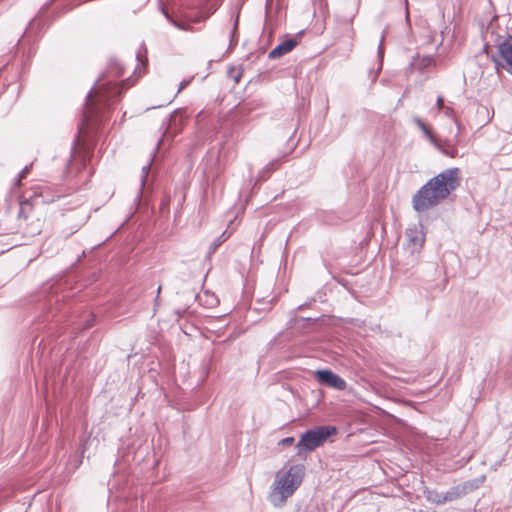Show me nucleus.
<instances>
[{
  "label": "nucleus",
  "instance_id": "f257e3e1",
  "mask_svg": "<svg viewBox=\"0 0 512 512\" xmlns=\"http://www.w3.org/2000/svg\"><path fill=\"white\" fill-rule=\"evenodd\" d=\"M123 74L124 67L122 63L116 58L110 59L107 71L99 76L86 96L82 121L74 145L79 141V136L85 128H88L91 124H100L106 117V111L120 100L121 89L113 82L112 78H119Z\"/></svg>",
  "mask_w": 512,
  "mask_h": 512
},
{
  "label": "nucleus",
  "instance_id": "f03ea898",
  "mask_svg": "<svg viewBox=\"0 0 512 512\" xmlns=\"http://www.w3.org/2000/svg\"><path fill=\"white\" fill-rule=\"evenodd\" d=\"M71 282L69 277H65L42 286L40 297L43 314L39 321L44 322L52 318L59 322L71 313L74 329L86 330L93 326L95 317L91 312L83 311V306H72L67 302L74 295L69 290Z\"/></svg>",
  "mask_w": 512,
  "mask_h": 512
},
{
  "label": "nucleus",
  "instance_id": "7ed1b4c3",
  "mask_svg": "<svg viewBox=\"0 0 512 512\" xmlns=\"http://www.w3.org/2000/svg\"><path fill=\"white\" fill-rule=\"evenodd\" d=\"M461 171L457 167L443 170L429 179L412 197V207L423 213L438 206L461 184Z\"/></svg>",
  "mask_w": 512,
  "mask_h": 512
},
{
  "label": "nucleus",
  "instance_id": "20e7f679",
  "mask_svg": "<svg viewBox=\"0 0 512 512\" xmlns=\"http://www.w3.org/2000/svg\"><path fill=\"white\" fill-rule=\"evenodd\" d=\"M221 5V0H210L200 3L188 0H173L171 11L163 0H159V8L166 19L181 30H190L192 23L205 21L214 14Z\"/></svg>",
  "mask_w": 512,
  "mask_h": 512
},
{
  "label": "nucleus",
  "instance_id": "39448f33",
  "mask_svg": "<svg viewBox=\"0 0 512 512\" xmlns=\"http://www.w3.org/2000/svg\"><path fill=\"white\" fill-rule=\"evenodd\" d=\"M48 188L46 186H39L34 191V199H26L20 202L19 211L17 216L18 229L23 236L34 237L40 234L42 230V223L35 212L34 205L41 198L42 203H52L55 201L54 196H49Z\"/></svg>",
  "mask_w": 512,
  "mask_h": 512
},
{
  "label": "nucleus",
  "instance_id": "423d86ee",
  "mask_svg": "<svg viewBox=\"0 0 512 512\" xmlns=\"http://www.w3.org/2000/svg\"><path fill=\"white\" fill-rule=\"evenodd\" d=\"M304 470V465L296 464L290 466L287 471L282 470L276 474L274 487L268 495V500L274 507L283 506L293 495L302 483Z\"/></svg>",
  "mask_w": 512,
  "mask_h": 512
},
{
  "label": "nucleus",
  "instance_id": "0eeeda50",
  "mask_svg": "<svg viewBox=\"0 0 512 512\" xmlns=\"http://www.w3.org/2000/svg\"><path fill=\"white\" fill-rule=\"evenodd\" d=\"M337 433L335 426L323 425L312 429H308L301 436L295 448L297 455L301 457L303 454L314 451L323 445L326 440Z\"/></svg>",
  "mask_w": 512,
  "mask_h": 512
},
{
  "label": "nucleus",
  "instance_id": "6e6552de",
  "mask_svg": "<svg viewBox=\"0 0 512 512\" xmlns=\"http://www.w3.org/2000/svg\"><path fill=\"white\" fill-rule=\"evenodd\" d=\"M414 124L422 131L427 140L442 154L454 158L457 156L458 151L455 146H451L448 143H441L436 136L432 133L430 128L424 123V121L418 117H413Z\"/></svg>",
  "mask_w": 512,
  "mask_h": 512
},
{
  "label": "nucleus",
  "instance_id": "1a4fd4ad",
  "mask_svg": "<svg viewBox=\"0 0 512 512\" xmlns=\"http://www.w3.org/2000/svg\"><path fill=\"white\" fill-rule=\"evenodd\" d=\"M315 378L320 384L339 391H343L347 387L346 381L330 369L316 370Z\"/></svg>",
  "mask_w": 512,
  "mask_h": 512
},
{
  "label": "nucleus",
  "instance_id": "9d476101",
  "mask_svg": "<svg viewBox=\"0 0 512 512\" xmlns=\"http://www.w3.org/2000/svg\"><path fill=\"white\" fill-rule=\"evenodd\" d=\"M407 243L405 249L411 254L419 253L425 242V234L422 227L416 225L409 227L406 230Z\"/></svg>",
  "mask_w": 512,
  "mask_h": 512
},
{
  "label": "nucleus",
  "instance_id": "9b49d317",
  "mask_svg": "<svg viewBox=\"0 0 512 512\" xmlns=\"http://www.w3.org/2000/svg\"><path fill=\"white\" fill-rule=\"evenodd\" d=\"M301 34L302 32L294 37H289L283 40L269 52L268 57L270 59H278L291 52L298 45Z\"/></svg>",
  "mask_w": 512,
  "mask_h": 512
},
{
  "label": "nucleus",
  "instance_id": "f8f14e48",
  "mask_svg": "<svg viewBox=\"0 0 512 512\" xmlns=\"http://www.w3.org/2000/svg\"><path fill=\"white\" fill-rule=\"evenodd\" d=\"M435 63V59L432 55H416L413 57L409 64V71H424Z\"/></svg>",
  "mask_w": 512,
  "mask_h": 512
},
{
  "label": "nucleus",
  "instance_id": "ddd939ff",
  "mask_svg": "<svg viewBox=\"0 0 512 512\" xmlns=\"http://www.w3.org/2000/svg\"><path fill=\"white\" fill-rule=\"evenodd\" d=\"M152 161H153V158L150 160L149 163H147L146 165H144L142 167V175H141V178H140V181H141V186H140V189L134 199V202L136 204V208H138L140 205H141V202H142V199H143V194H144V189L146 187V184H147V181H148V176H149V172H150V169H151V165H152Z\"/></svg>",
  "mask_w": 512,
  "mask_h": 512
},
{
  "label": "nucleus",
  "instance_id": "4468645a",
  "mask_svg": "<svg viewBox=\"0 0 512 512\" xmlns=\"http://www.w3.org/2000/svg\"><path fill=\"white\" fill-rule=\"evenodd\" d=\"M498 52L505 60L507 65L512 67V38L502 41L498 44Z\"/></svg>",
  "mask_w": 512,
  "mask_h": 512
},
{
  "label": "nucleus",
  "instance_id": "2eb2a0df",
  "mask_svg": "<svg viewBox=\"0 0 512 512\" xmlns=\"http://www.w3.org/2000/svg\"><path fill=\"white\" fill-rule=\"evenodd\" d=\"M466 492H467L466 485H463V486L457 485V486L451 487L448 491L443 493L444 503L452 502L456 499H459L462 496H464L466 494Z\"/></svg>",
  "mask_w": 512,
  "mask_h": 512
},
{
  "label": "nucleus",
  "instance_id": "dca6fc26",
  "mask_svg": "<svg viewBox=\"0 0 512 512\" xmlns=\"http://www.w3.org/2000/svg\"><path fill=\"white\" fill-rule=\"evenodd\" d=\"M241 6H242V3L239 2L235 9V18H234L231 35H230L229 49H233L238 43V25H239V16H240Z\"/></svg>",
  "mask_w": 512,
  "mask_h": 512
},
{
  "label": "nucleus",
  "instance_id": "f3484780",
  "mask_svg": "<svg viewBox=\"0 0 512 512\" xmlns=\"http://www.w3.org/2000/svg\"><path fill=\"white\" fill-rule=\"evenodd\" d=\"M280 166L279 159H274L271 162H269L266 166L263 167V169L259 172L257 176V182L265 181L269 175L278 169Z\"/></svg>",
  "mask_w": 512,
  "mask_h": 512
},
{
  "label": "nucleus",
  "instance_id": "a211bd4d",
  "mask_svg": "<svg viewBox=\"0 0 512 512\" xmlns=\"http://www.w3.org/2000/svg\"><path fill=\"white\" fill-rule=\"evenodd\" d=\"M177 117H178V111L175 110L169 117L167 121H163V125L166 127L165 132L163 135V138H165L173 129L174 132H177Z\"/></svg>",
  "mask_w": 512,
  "mask_h": 512
},
{
  "label": "nucleus",
  "instance_id": "6ab92c4d",
  "mask_svg": "<svg viewBox=\"0 0 512 512\" xmlns=\"http://www.w3.org/2000/svg\"><path fill=\"white\" fill-rule=\"evenodd\" d=\"M426 499L434 504L441 505L444 504L443 500V492H438L437 490L427 489L424 491Z\"/></svg>",
  "mask_w": 512,
  "mask_h": 512
},
{
  "label": "nucleus",
  "instance_id": "aec40b11",
  "mask_svg": "<svg viewBox=\"0 0 512 512\" xmlns=\"http://www.w3.org/2000/svg\"><path fill=\"white\" fill-rule=\"evenodd\" d=\"M228 236H226V231H224L219 237L213 240L210 244L207 257H211L218 249V247L227 240Z\"/></svg>",
  "mask_w": 512,
  "mask_h": 512
},
{
  "label": "nucleus",
  "instance_id": "412c9836",
  "mask_svg": "<svg viewBox=\"0 0 512 512\" xmlns=\"http://www.w3.org/2000/svg\"><path fill=\"white\" fill-rule=\"evenodd\" d=\"M442 111H443L444 115L447 118H450V119H452L455 122V124H456V126L458 128V131H460V124H459V122L457 121V119L455 117L454 109L452 107H450V106H445Z\"/></svg>",
  "mask_w": 512,
  "mask_h": 512
},
{
  "label": "nucleus",
  "instance_id": "4be33fe9",
  "mask_svg": "<svg viewBox=\"0 0 512 512\" xmlns=\"http://www.w3.org/2000/svg\"><path fill=\"white\" fill-rule=\"evenodd\" d=\"M55 0H50L48 2H46L45 4H43V6L40 8L39 12L37 13V15L35 16L34 19H32L30 22H29V26H32L33 22L37 19H40V17L50 8V6L52 5V3L54 2Z\"/></svg>",
  "mask_w": 512,
  "mask_h": 512
},
{
  "label": "nucleus",
  "instance_id": "5701e85b",
  "mask_svg": "<svg viewBox=\"0 0 512 512\" xmlns=\"http://www.w3.org/2000/svg\"><path fill=\"white\" fill-rule=\"evenodd\" d=\"M31 167H32V164L30 165H26L22 170L21 172L19 173L18 175V178H17V181H16V184L19 185L21 180L26 178L27 175L30 173V170H31Z\"/></svg>",
  "mask_w": 512,
  "mask_h": 512
},
{
  "label": "nucleus",
  "instance_id": "b1692460",
  "mask_svg": "<svg viewBox=\"0 0 512 512\" xmlns=\"http://www.w3.org/2000/svg\"><path fill=\"white\" fill-rule=\"evenodd\" d=\"M383 40H384V36H382V38L380 40V43H379V46H378V57H379V61H380L379 69H381L382 61H383V57H384Z\"/></svg>",
  "mask_w": 512,
  "mask_h": 512
},
{
  "label": "nucleus",
  "instance_id": "393cba45",
  "mask_svg": "<svg viewBox=\"0 0 512 512\" xmlns=\"http://www.w3.org/2000/svg\"><path fill=\"white\" fill-rule=\"evenodd\" d=\"M295 439L294 437H286V438H283L280 442H279V445H282V446H290L294 443Z\"/></svg>",
  "mask_w": 512,
  "mask_h": 512
},
{
  "label": "nucleus",
  "instance_id": "a878e982",
  "mask_svg": "<svg viewBox=\"0 0 512 512\" xmlns=\"http://www.w3.org/2000/svg\"><path fill=\"white\" fill-rule=\"evenodd\" d=\"M444 107V98L442 96H438L436 100V108L440 111L443 110Z\"/></svg>",
  "mask_w": 512,
  "mask_h": 512
},
{
  "label": "nucleus",
  "instance_id": "bb28decb",
  "mask_svg": "<svg viewBox=\"0 0 512 512\" xmlns=\"http://www.w3.org/2000/svg\"><path fill=\"white\" fill-rule=\"evenodd\" d=\"M233 72H234V69L232 68L231 71L229 72V74L233 78L234 82L238 83L240 81V78H241V73H236L235 75H233L232 74Z\"/></svg>",
  "mask_w": 512,
  "mask_h": 512
},
{
  "label": "nucleus",
  "instance_id": "cd10ccee",
  "mask_svg": "<svg viewBox=\"0 0 512 512\" xmlns=\"http://www.w3.org/2000/svg\"><path fill=\"white\" fill-rule=\"evenodd\" d=\"M189 82H190L189 80L188 81H186V80L182 81L180 83V86H179V89H178L177 93H179L182 89H184L189 84Z\"/></svg>",
  "mask_w": 512,
  "mask_h": 512
},
{
  "label": "nucleus",
  "instance_id": "c85d7f7f",
  "mask_svg": "<svg viewBox=\"0 0 512 512\" xmlns=\"http://www.w3.org/2000/svg\"><path fill=\"white\" fill-rule=\"evenodd\" d=\"M116 79H117V78H112L113 82H114L116 85H118V86H119V88L121 89V93H122V92H123V89H124V88H123V85H124V83H125V82H128V79H125V81H122V83H121V84L117 83V82H116Z\"/></svg>",
  "mask_w": 512,
  "mask_h": 512
},
{
  "label": "nucleus",
  "instance_id": "c756f323",
  "mask_svg": "<svg viewBox=\"0 0 512 512\" xmlns=\"http://www.w3.org/2000/svg\"><path fill=\"white\" fill-rule=\"evenodd\" d=\"M405 5H406V21L407 23H409V11H408V1L405 0Z\"/></svg>",
  "mask_w": 512,
  "mask_h": 512
},
{
  "label": "nucleus",
  "instance_id": "7c9ffc66",
  "mask_svg": "<svg viewBox=\"0 0 512 512\" xmlns=\"http://www.w3.org/2000/svg\"><path fill=\"white\" fill-rule=\"evenodd\" d=\"M73 7H74V6H69V5H67V6L63 9V11H62L61 13H66L67 11H70L71 9H73Z\"/></svg>",
  "mask_w": 512,
  "mask_h": 512
},
{
  "label": "nucleus",
  "instance_id": "2f4dec72",
  "mask_svg": "<svg viewBox=\"0 0 512 512\" xmlns=\"http://www.w3.org/2000/svg\"><path fill=\"white\" fill-rule=\"evenodd\" d=\"M162 142H163V138L158 141L155 151L159 148V146L161 145Z\"/></svg>",
  "mask_w": 512,
  "mask_h": 512
},
{
  "label": "nucleus",
  "instance_id": "473e14b6",
  "mask_svg": "<svg viewBox=\"0 0 512 512\" xmlns=\"http://www.w3.org/2000/svg\"><path fill=\"white\" fill-rule=\"evenodd\" d=\"M160 291H161V286H159L157 289V298L159 297Z\"/></svg>",
  "mask_w": 512,
  "mask_h": 512
},
{
  "label": "nucleus",
  "instance_id": "72a5a7b5",
  "mask_svg": "<svg viewBox=\"0 0 512 512\" xmlns=\"http://www.w3.org/2000/svg\"><path fill=\"white\" fill-rule=\"evenodd\" d=\"M304 306H305L304 304L303 305H299L297 309L301 310Z\"/></svg>",
  "mask_w": 512,
  "mask_h": 512
},
{
  "label": "nucleus",
  "instance_id": "f704fd0d",
  "mask_svg": "<svg viewBox=\"0 0 512 512\" xmlns=\"http://www.w3.org/2000/svg\"><path fill=\"white\" fill-rule=\"evenodd\" d=\"M127 222H128V219H125V220L122 222V225H125Z\"/></svg>",
  "mask_w": 512,
  "mask_h": 512
},
{
  "label": "nucleus",
  "instance_id": "c9c22d12",
  "mask_svg": "<svg viewBox=\"0 0 512 512\" xmlns=\"http://www.w3.org/2000/svg\"><path fill=\"white\" fill-rule=\"evenodd\" d=\"M127 222H128V219H125V220L122 222V225H125Z\"/></svg>",
  "mask_w": 512,
  "mask_h": 512
},
{
  "label": "nucleus",
  "instance_id": "e433bc0d",
  "mask_svg": "<svg viewBox=\"0 0 512 512\" xmlns=\"http://www.w3.org/2000/svg\"><path fill=\"white\" fill-rule=\"evenodd\" d=\"M127 222H128V219H125V220L122 222V225H125Z\"/></svg>",
  "mask_w": 512,
  "mask_h": 512
},
{
  "label": "nucleus",
  "instance_id": "4c0bfd02",
  "mask_svg": "<svg viewBox=\"0 0 512 512\" xmlns=\"http://www.w3.org/2000/svg\"><path fill=\"white\" fill-rule=\"evenodd\" d=\"M127 222H128V219H125V220L122 222V225H125Z\"/></svg>",
  "mask_w": 512,
  "mask_h": 512
}]
</instances>
